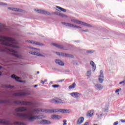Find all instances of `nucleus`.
Returning a JSON list of instances; mask_svg holds the SVG:
<instances>
[{
    "label": "nucleus",
    "mask_w": 125,
    "mask_h": 125,
    "mask_svg": "<svg viewBox=\"0 0 125 125\" xmlns=\"http://www.w3.org/2000/svg\"><path fill=\"white\" fill-rule=\"evenodd\" d=\"M0 42L6 46H10V47H18L16 46L18 44V42L16 41V39L8 37L3 36H0Z\"/></svg>",
    "instance_id": "obj_1"
},
{
    "label": "nucleus",
    "mask_w": 125,
    "mask_h": 125,
    "mask_svg": "<svg viewBox=\"0 0 125 125\" xmlns=\"http://www.w3.org/2000/svg\"><path fill=\"white\" fill-rule=\"evenodd\" d=\"M16 116L17 117H20V118H23V119H28L30 122H33L35 120H37L38 119H42L41 116H32V114L31 113H29L28 114H23V113H17Z\"/></svg>",
    "instance_id": "obj_2"
},
{
    "label": "nucleus",
    "mask_w": 125,
    "mask_h": 125,
    "mask_svg": "<svg viewBox=\"0 0 125 125\" xmlns=\"http://www.w3.org/2000/svg\"><path fill=\"white\" fill-rule=\"evenodd\" d=\"M33 112H43V113H57V112H60L61 113H70L71 111L68 109H34Z\"/></svg>",
    "instance_id": "obj_3"
},
{
    "label": "nucleus",
    "mask_w": 125,
    "mask_h": 125,
    "mask_svg": "<svg viewBox=\"0 0 125 125\" xmlns=\"http://www.w3.org/2000/svg\"><path fill=\"white\" fill-rule=\"evenodd\" d=\"M71 21L73 23H76V24H79L80 25H82V26H85V27H87L88 28H92L93 27V25L90 24L76 19H71Z\"/></svg>",
    "instance_id": "obj_4"
},
{
    "label": "nucleus",
    "mask_w": 125,
    "mask_h": 125,
    "mask_svg": "<svg viewBox=\"0 0 125 125\" xmlns=\"http://www.w3.org/2000/svg\"><path fill=\"white\" fill-rule=\"evenodd\" d=\"M66 99L62 100L60 98H55L50 100L51 103H55L56 104H64V103H66L65 102Z\"/></svg>",
    "instance_id": "obj_5"
},
{
    "label": "nucleus",
    "mask_w": 125,
    "mask_h": 125,
    "mask_svg": "<svg viewBox=\"0 0 125 125\" xmlns=\"http://www.w3.org/2000/svg\"><path fill=\"white\" fill-rule=\"evenodd\" d=\"M34 11L36 12H37V13H40L41 14H44V15H51V13L44 10L35 9Z\"/></svg>",
    "instance_id": "obj_6"
},
{
    "label": "nucleus",
    "mask_w": 125,
    "mask_h": 125,
    "mask_svg": "<svg viewBox=\"0 0 125 125\" xmlns=\"http://www.w3.org/2000/svg\"><path fill=\"white\" fill-rule=\"evenodd\" d=\"M14 103L18 104V105H32V103L30 102L20 101H15Z\"/></svg>",
    "instance_id": "obj_7"
},
{
    "label": "nucleus",
    "mask_w": 125,
    "mask_h": 125,
    "mask_svg": "<svg viewBox=\"0 0 125 125\" xmlns=\"http://www.w3.org/2000/svg\"><path fill=\"white\" fill-rule=\"evenodd\" d=\"M8 50L10 52H12V54L13 56H15V57H17V58H22V56L18 55V52L17 51L12 49H8Z\"/></svg>",
    "instance_id": "obj_8"
},
{
    "label": "nucleus",
    "mask_w": 125,
    "mask_h": 125,
    "mask_svg": "<svg viewBox=\"0 0 125 125\" xmlns=\"http://www.w3.org/2000/svg\"><path fill=\"white\" fill-rule=\"evenodd\" d=\"M8 9L9 10H12V11H15L16 12H21V13H25V11L20 8L8 7Z\"/></svg>",
    "instance_id": "obj_9"
},
{
    "label": "nucleus",
    "mask_w": 125,
    "mask_h": 125,
    "mask_svg": "<svg viewBox=\"0 0 125 125\" xmlns=\"http://www.w3.org/2000/svg\"><path fill=\"white\" fill-rule=\"evenodd\" d=\"M28 42L31 43V44H34L35 45H40V46H45V45L42 43H40L34 41L28 40Z\"/></svg>",
    "instance_id": "obj_10"
},
{
    "label": "nucleus",
    "mask_w": 125,
    "mask_h": 125,
    "mask_svg": "<svg viewBox=\"0 0 125 125\" xmlns=\"http://www.w3.org/2000/svg\"><path fill=\"white\" fill-rule=\"evenodd\" d=\"M30 94L27 92H18L14 94V96H23V95H29Z\"/></svg>",
    "instance_id": "obj_11"
},
{
    "label": "nucleus",
    "mask_w": 125,
    "mask_h": 125,
    "mask_svg": "<svg viewBox=\"0 0 125 125\" xmlns=\"http://www.w3.org/2000/svg\"><path fill=\"white\" fill-rule=\"evenodd\" d=\"M56 54L57 55H59V56H64V57H71V55H69L68 54H64V53L62 52H56Z\"/></svg>",
    "instance_id": "obj_12"
},
{
    "label": "nucleus",
    "mask_w": 125,
    "mask_h": 125,
    "mask_svg": "<svg viewBox=\"0 0 125 125\" xmlns=\"http://www.w3.org/2000/svg\"><path fill=\"white\" fill-rule=\"evenodd\" d=\"M104 78V76H103V71L102 70H101L100 75L99 78V82L101 83H103V81H104V79H103Z\"/></svg>",
    "instance_id": "obj_13"
},
{
    "label": "nucleus",
    "mask_w": 125,
    "mask_h": 125,
    "mask_svg": "<svg viewBox=\"0 0 125 125\" xmlns=\"http://www.w3.org/2000/svg\"><path fill=\"white\" fill-rule=\"evenodd\" d=\"M15 111L16 112H25V111H27V108L25 107L17 108H16Z\"/></svg>",
    "instance_id": "obj_14"
},
{
    "label": "nucleus",
    "mask_w": 125,
    "mask_h": 125,
    "mask_svg": "<svg viewBox=\"0 0 125 125\" xmlns=\"http://www.w3.org/2000/svg\"><path fill=\"white\" fill-rule=\"evenodd\" d=\"M40 124L42 125H50L51 122L50 121L46 120H42L40 122Z\"/></svg>",
    "instance_id": "obj_15"
},
{
    "label": "nucleus",
    "mask_w": 125,
    "mask_h": 125,
    "mask_svg": "<svg viewBox=\"0 0 125 125\" xmlns=\"http://www.w3.org/2000/svg\"><path fill=\"white\" fill-rule=\"evenodd\" d=\"M29 53H30V54H32L33 55H36L37 56H41V57H44L43 55L41 54L40 53L38 52L31 51L29 52Z\"/></svg>",
    "instance_id": "obj_16"
},
{
    "label": "nucleus",
    "mask_w": 125,
    "mask_h": 125,
    "mask_svg": "<svg viewBox=\"0 0 125 125\" xmlns=\"http://www.w3.org/2000/svg\"><path fill=\"white\" fill-rule=\"evenodd\" d=\"M0 124H5L8 125H12L11 122L4 120H0Z\"/></svg>",
    "instance_id": "obj_17"
},
{
    "label": "nucleus",
    "mask_w": 125,
    "mask_h": 125,
    "mask_svg": "<svg viewBox=\"0 0 125 125\" xmlns=\"http://www.w3.org/2000/svg\"><path fill=\"white\" fill-rule=\"evenodd\" d=\"M79 94H80L79 93L73 92L70 94V95L72 96V97H74V98H80Z\"/></svg>",
    "instance_id": "obj_18"
},
{
    "label": "nucleus",
    "mask_w": 125,
    "mask_h": 125,
    "mask_svg": "<svg viewBox=\"0 0 125 125\" xmlns=\"http://www.w3.org/2000/svg\"><path fill=\"white\" fill-rule=\"evenodd\" d=\"M83 121H84V118H83V117H81L78 119L77 124L81 125V124H83Z\"/></svg>",
    "instance_id": "obj_19"
},
{
    "label": "nucleus",
    "mask_w": 125,
    "mask_h": 125,
    "mask_svg": "<svg viewBox=\"0 0 125 125\" xmlns=\"http://www.w3.org/2000/svg\"><path fill=\"white\" fill-rule=\"evenodd\" d=\"M11 78H12V79H14L15 80V81H16L17 82H19V83H22L21 81L19 80L20 78L15 76V75H12Z\"/></svg>",
    "instance_id": "obj_20"
},
{
    "label": "nucleus",
    "mask_w": 125,
    "mask_h": 125,
    "mask_svg": "<svg viewBox=\"0 0 125 125\" xmlns=\"http://www.w3.org/2000/svg\"><path fill=\"white\" fill-rule=\"evenodd\" d=\"M55 62L57 64H58L61 66H64V62H63L62 61H61L60 60H56Z\"/></svg>",
    "instance_id": "obj_21"
},
{
    "label": "nucleus",
    "mask_w": 125,
    "mask_h": 125,
    "mask_svg": "<svg viewBox=\"0 0 125 125\" xmlns=\"http://www.w3.org/2000/svg\"><path fill=\"white\" fill-rule=\"evenodd\" d=\"M7 28H5L3 27H2V24L0 23V33H2L3 31H7Z\"/></svg>",
    "instance_id": "obj_22"
},
{
    "label": "nucleus",
    "mask_w": 125,
    "mask_h": 125,
    "mask_svg": "<svg viewBox=\"0 0 125 125\" xmlns=\"http://www.w3.org/2000/svg\"><path fill=\"white\" fill-rule=\"evenodd\" d=\"M51 119H53L55 120H59V119H61V117L58 115H52L51 116Z\"/></svg>",
    "instance_id": "obj_23"
},
{
    "label": "nucleus",
    "mask_w": 125,
    "mask_h": 125,
    "mask_svg": "<svg viewBox=\"0 0 125 125\" xmlns=\"http://www.w3.org/2000/svg\"><path fill=\"white\" fill-rule=\"evenodd\" d=\"M51 44L52 45H53V46H55V47H62V45H61V44L52 43Z\"/></svg>",
    "instance_id": "obj_24"
},
{
    "label": "nucleus",
    "mask_w": 125,
    "mask_h": 125,
    "mask_svg": "<svg viewBox=\"0 0 125 125\" xmlns=\"http://www.w3.org/2000/svg\"><path fill=\"white\" fill-rule=\"evenodd\" d=\"M58 16H60V17H62V18H67L68 16L64 14H62L61 13H59L58 14Z\"/></svg>",
    "instance_id": "obj_25"
},
{
    "label": "nucleus",
    "mask_w": 125,
    "mask_h": 125,
    "mask_svg": "<svg viewBox=\"0 0 125 125\" xmlns=\"http://www.w3.org/2000/svg\"><path fill=\"white\" fill-rule=\"evenodd\" d=\"M94 113V111L93 110L90 111L87 113V116L88 117H92V116H93Z\"/></svg>",
    "instance_id": "obj_26"
},
{
    "label": "nucleus",
    "mask_w": 125,
    "mask_h": 125,
    "mask_svg": "<svg viewBox=\"0 0 125 125\" xmlns=\"http://www.w3.org/2000/svg\"><path fill=\"white\" fill-rule=\"evenodd\" d=\"M96 89H99V90H101V89L103 88V86L98 84H96Z\"/></svg>",
    "instance_id": "obj_27"
},
{
    "label": "nucleus",
    "mask_w": 125,
    "mask_h": 125,
    "mask_svg": "<svg viewBox=\"0 0 125 125\" xmlns=\"http://www.w3.org/2000/svg\"><path fill=\"white\" fill-rule=\"evenodd\" d=\"M76 87V83H74L72 85H69L68 87L69 89H73Z\"/></svg>",
    "instance_id": "obj_28"
},
{
    "label": "nucleus",
    "mask_w": 125,
    "mask_h": 125,
    "mask_svg": "<svg viewBox=\"0 0 125 125\" xmlns=\"http://www.w3.org/2000/svg\"><path fill=\"white\" fill-rule=\"evenodd\" d=\"M57 8H58L59 9H60V10H61V11H62L63 12H67V10L61 7H59L58 6H56Z\"/></svg>",
    "instance_id": "obj_29"
},
{
    "label": "nucleus",
    "mask_w": 125,
    "mask_h": 125,
    "mask_svg": "<svg viewBox=\"0 0 125 125\" xmlns=\"http://www.w3.org/2000/svg\"><path fill=\"white\" fill-rule=\"evenodd\" d=\"M90 64L91 66H92V67L94 68V71H95V69H96V66L95 65V63H94V62H93V61H91Z\"/></svg>",
    "instance_id": "obj_30"
},
{
    "label": "nucleus",
    "mask_w": 125,
    "mask_h": 125,
    "mask_svg": "<svg viewBox=\"0 0 125 125\" xmlns=\"http://www.w3.org/2000/svg\"><path fill=\"white\" fill-rule=\"evenodd\" d=\"M71 28H76L77 29H82V27L81 26H79L76 25H74L73 24H71Z\"/></svg>",
    "instance_id": "obj_31"
},
{
    "label": "nucleus",
    "mask_w": 125,
    "mask_h": 125,
    "mask_svg": "<svg viewBox=\"0 0 125 125\" xmlns=\"http://www.w3.org/2000/svg\"><path fill=\"white\" fill-rule=\"evenodd\" d=\"M14 124L18 125H25L24 123H23L22 122H15Z\"/></svg>",
    "instance_id": "obj_32"
},
{
    "label": "nucleus",
    "mask_w": 125,
    "mask_h": 125,
    "mask_svg": "<svg viewBox=\"0 0 125 125\" xmlns=\"http://www.w3.org/2000/svg\"><path fill=\"white\" fill-rule=\"evenodd\" d=\"M60 85L59 84H53L52 85V87H54V88H57V87H59Z\"/></svg>",
    "instance_id": "obj_33"
},
{
    "label": "nucleus",
    "mask_w": 125,
    "mask_h": 125,
    "mask_svg": "<svg viewBox=\"0 0 125 125\" xmlns=\"http://www.w3.org/2000/svg\"><path fill=\"white\" fill-rule=\"evenodd\" d=\"M91 75V70H89L87 72V77H89Z\"/></svg>",
    "instance_id": "obj_34"
},
{
    "label": "nucleus",
    "mask_w": 125,
    "mask_h": 125,
    "mask_svg": "<svg viewBox=\"0 0 125 125\" xmlns=\"http://www.w3.org/2000/svg\"><path fill=\"white\" fill-rule=\"evenodd\" d=\"M65 26L67 27H72V23L66 22Z\"/></svg>",
    "instance_id": "obj_35"
},
{
    "label": "nucleus",
    "mask_w": 125,
    "mask_h": 125,
    "mask_svg": "<svg viewBox=\"0 0 125 125\" xmlns=\"http://www.w3.org/2000/svg\"><path fill=\"white\" fill-rule=\"evenodd\" d=\"M47 82V80H45L44 81H41V83H42L43 84H44L45 83H46Z\"/></svg>",
    "instance_id": "obj_36"
},
{
    "label": "nucleus",
    "mask_w": 125,
    "mask_h": 125,
    "mask_svg": "<svg viewBox=\"0 0 125 125\" xmlns=\"http://www.w3.org/2000/svg\"><path fill=\"white\" fill-rule=\"evenodd\" d=\"M5 88H11L12 86H10V85H5Z\"/></svg>",
    "instance_id": "obj_37"
},
{
    "label": "nucleus",
    "mask_w": 125,
    "mask_h": 125,
    "mask_svg": "<svg viewBox=\"0 0 125 125\" xmlns=\"http://www.w3.org/2000/svg\"><path fill=\"white\" fill-rule=\"evenodd\" d=\"M0 5H7V3L2 2H0Z\"/></svg>",
    "instance_id": "obj_38"
},
{
    "label": "nucleus",
    "mask_w": 125,
    "mask_h": 125,
    "mask_svg": "<svg viewBox=\"0 0 125 125\" xmlns=\"http://www.w3.org/2000/svg\"><path fill=\"white\" fill-rule=\"evenodd\" d=\"M122 83H123V85L125 86V80L119 83L120 84H122Z\"/></svg>",
    "instance_id": "obj_39"
},
{
    "label": "nucleus",
    "mask_w": 125,
    "mask_h": 125,
    "mask_svg": "<svg viewBox=\"0 0 125 125\" xmlns=\"http://www.w3.org/2000/svg\"><path fill=\"white\" fill-rule=\"evenodd\" d=\"M121 90H122L121 88L118 89L115 91V92H116V93H118V92H120V91H121Z\"/></svg>",
    "instance_id": "obj_40"
},
{
    "label": "nucleus",
    "mask_w": 125,
    "mask_h": 125,
    "mask_svg": "<svg viewBox=\"0 0 125 125\" xmlns=\"http://www.w3.org/2000/svg\"><path fill=\"white\" fill-rule=\"evenodd\" d=\"M63 125H67V121L63 120Z\"/></svg>",
    "instance_id": "obj_41"
},
{
    "label": "nucleus",
    "mask_w": 125,
    "mask_h": 125,
    "mask_svg": "<svg viewBox=\"0 0 125 125\" xmlns=\"http://www.w3.org/2000/svg\"><path fill=\"white\" fill-rule=\"evenodd\" d=\"M80 31H81V32H84L85 33L88 32V30L86 29V30H80Z\"/></svg>",
    "instance_id": "obj_42"
},
{
    "label": "nucleus",
    "mask_w": 125,
    "mask_h": 125,
    "mask_svg": "<svg viewBox=\"0 0 125 125\" xmlns=\"http://www.w3.org/2000/svg\"><path fill=\"white\" fill-rule=\"evenodd\" d=\"M119 125V122H118V121L114 122L113 124V125Z\"/></svg>",
    "instance_id": "obj_43"
},
{
    "label": "nucleus",
    "mask_w": 125,
    "mask_h": 125,
    "mask_svg": "<svg viewBox=\"0 0 125 125\" xmlns=\"http://www.w3.org/2000/svg\"><path fill=\"white\" fill-rule=\"evenodd\" d=\"M0 103H6V101H0Z\"/></svg>",
    "instance_id": "obj_44"
},
{
    "label": "nucleus",
    "mask_w": 125,
    "mask_h": 125,
    "mask_svg": "<svg viewBox=\"0 0 125 125\" xmlns=\"http://www.w3.org/2000/svg\"><path fill=\"white\" fill-rule=\"evenodd\" d=\"M61 49H63V50H67V49H66V48H64V47H60V48Z\"/></svg>",
    "instance_id": "obj_45"
},
{
    "label": "nucleus",
    "mask_w": 125,
    "mask_h": 125,
    "mask_svg": "<svg viewBox=\"0 0 125 125\" xmlns=\"http://www.w3.org/2000/svg\"><path fill=\"white\" fill-rule=\"evenodd\" d=\"M67 22H62V25H64V26H66V24Z\"/></svg>",
    "instance_id": "obj_46"
},
{
    "label": "nucleus",
    "mask_w": 125,
    "mask_h": 125,
    "mask_svg": "<svg viewBox=\"0 0 125 125\" xmlns=\"http://www.w3.org/2000/svg\"><path fill=\"white\" fill-rule=\"evenodd\" d=\"M67 22H62V25H64V26H66V24Z\"/></svg>",
    "instance_id": "obj_47"
},
{
    "label": "nucleus",
    "mask_w": 125,
    "mask_h": 125,
    "mask_svg": "<svg viewBox=\"0 0 125 125\" xmlns=\"http://www.w3.org/2000/svg\"><path fill=\"white\" fill-rule=\"evenodd\" d=\"M62 82H64V79L61 80H59V83H62Z\"/></svg>",
    "instance_id": "obj_48"
},
{
    "label": "nucleus",
    "mask_w": 125,
    "mask_h": 125,
    "mask_svg": "<svg viewBox=\"0 0 125 125\" xmlns=\"http://www.w3.org/2000/svg\"><path fill=\"white\" fill-rule=\"evenodd\" d=\"M121 122L122 123H125V121L124 120H121Z\"/></svg>",
    "instance_id": "obj_49"
},
{
    "label": "nucleus",
    "mask_w": 125,
    "mask_h": 125,
    "mask_svg": "<svg viewBox=\"0 0 125 125\" xmlns=\"http://www.w3.org/2000/svg\"><path fill=\"white\" fill-rule=\"evenodd\" d=\"M60 13H57V12H56L55 13V14H56V15H58V14H59Z\"/></svg>",
    "instance_id": "obj_50"
},
{
    "label": "nucleus",
    "mask_w": 125,
    "mask_h": 125,
    "mask_svg": "<svg viewBox=\"0 0 125 125\" xmlns=\"http://www.w3.org/2000/svg\"><path fill=\"white\" fill-rule=\"evenodd\" d=\"M92 52H92V51H89V53H92Z\"/></svg>",
    "instance_id": "obj_51"
},
{
    "label": "nucleus",
    "mask_w": 125,
    "mask_h": 125,
    "mask_svg": "<svg viewBox=\"0 0 125 125\" xmlns=\"http://www.w3.org/2000/svg\"><path fill=\"white\" fill-rule=\"evenodd\" d=\"M37 85H34V87H37Z\"/></svg>",
    "instance_id": "obj_52"
},
{
    "label": "nucleus",
    "mask_w": 125,
    "mask_h": 125,
    "mask_svg": "<svg viewBox=\"0 0 125 125\" xmlns=\"http://www.w3.org/2000/svg\"><path fill=\"white\" fill-rule=\"evenodd\" d=\"M34 49H37V50H40V49H37V48H34Z\"/></svg>",
    "instance_id": "obj_53"
},
{
    "label": "nucleus",
    "mask_w": 125,
    "mask_h": 125,
    "mask_svg": "<svg viewBox=\"0 0 125 125\" xmlns=\"http://www.w3.org/2000/svg\"><path fill=\"white\" fill-rule=\"evenodd\" d=\"M37 74H40V72L38 71Z\"/></svg>",
    "instance_id": "obj_54"
},
{
    "label": "nucleus",
    "mask_w": 125,
    "mask_h": 125,
    "mask_svg": "<svg viewBox=\"0 0 125 125\" xmlns=\"http://www.w3.org/2000/svg\"><path fill=\"white\" fill-rule=\"evenodd\" d=\"M0 76H1V72H0Z\"/></svg>",
    "instance_id": "obj_55"
},
{
    "label": "nucleus",
    "mask_w": 125,
    "mask_h": 125,
    "mask_svg": "<svg viewBox=\"0 0 125 125\" xmlns=\"http://www.w3.org/2000/svg\"><path fill=\"white\" fill-rule=\"evenodd\" d=\"M1 68H2L1 66H0V70L1 69Z\"/></svg>",
    "instance_id": "obj_56"
}]
</instances>
